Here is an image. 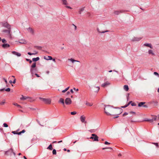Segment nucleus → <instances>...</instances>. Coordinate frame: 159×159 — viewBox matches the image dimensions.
<instances>
[{"label":"nucleus","mask_w":159,"mask_h":159,"mask_svg":"<svg viewBox=\"0 0 159 159\" xmlns=\"http://www.w3.org/2000/svg\"><path fill=\"white\" fill-rule=\"evenodd\" d=\"M112 110V109L110 105H108L105 106V107L104 108L105 112L107 115L110 116L112 115L109 112H111Z\"/></svg>","instance_id":"obj_1"},{"label":"nucleus","mask_w":159,"mask_h":159,"mask_svg":"<svg viewBox=\"0 0 159 159\" xmlns=\"http://www.w3.org/2000/svg\"><path fill=\"white\" fill-rule=\"evenodd\" d=\"M2 32L6 34L7 36L10 37H11V29H7V30H2Z\"/></svg>","instance_id":"obj_2"},{"label":"nucleus","mask_w":159,"mask_h":159,"mask_svg":"<svg viewBox=\"0 0 159 159\" xmlns=\"http://www.w3.org/2000/svg\"><path fill=\"white\" fill-rule=\"evenodd\" d=\"M90 139L93 140V141H98V137L94 134H92V136L90 138Z\"/></svg>","instance_id":"obj_3"},{"label":"nucleus","mask_w":159,"mask_h":159,"mask_svg":"<svg viewBox=\"0 0 159 159\" xmlns=\"http://www.w3.org/2000/svg\"><path fill=\"white\" fill-rule=\"evenodd\" d=\"M39 98L46 104H50L51 103V100L49 98Z\"/></svg>","instance_id":"obj_4"},{"label":"nucleus","mask_w":159,"mask_h":159,"mask_svg":"<svg viewBox=\"0 0 159 159\" xmlns=\"http://www.w3.org/2000/svg\"><path fill=\"white\" fill-rule=\"evenodd\" d=\"M8 153H10V155H11L12 153H13L14 156H16V153L13 152V149L12 148H10L7 151H5V154L6 155H8Z\"/></svg>","instance_id":"obj_5"},{"label":"nucleus","mask_w":159,"mask_h":159,"mask_svg":"<svg viewBox=\"0 0 159 159\" xmlns=\"http://www.w3.org/2000/svg\"><path fill=\"white\" fill-rule=\"evenodd\" d=\"M21 97L20 98V99L21 100H25L27 99H28V100L30 102H32L33 100H32V98L30 97L26 96H24L23 95H21Z\"/></svg>","instance_id":"obj_6"},{"label":"nucleus","mask_w":159,"mask_h":159,"mask_svg":"<svg viewBox=\"0 0 159 159\" xmlns=\"http://www.w3.org/2000/svg\"><path fill=\"white\" fill-rule=\"evenodd\" d=\"M2 26L7 29H11V25L7 22L3 23Z\"/></svg>","instance_id":"obj_7"},{"label":"nucleus","mask_w":159,"mask_h":159,"mask_svg":"<svg viewBox=\"0 0 159 159\" xmlns=\"http://www.w3.org/2000/svg\"><path fill=\"white\" fill-rule=\"evenodd\" d=\"M66 105H70L71 103V100L70 98H67L66 99L65 102Z\"/></svg>","instance_id":"obj_8"},{"label":"nucleus","mask_w":159,"mask_h":159,"mask_svg":"<svg viewBox=\"0 0 159 159\" xmlns=\"http://www.w3.org/2000/svg\"><path fill=\"white\" fill-rule=\"evenodd\" d=\"M142 37H134L131 39V41L133 42L139 41L142 39Z\"/></svg>","instance_id":"obj_9"},{"label":"nucleus","mask_w":159,"mask_h":159,"mask_svg":"<svg viewBox=\"0 0 159 159\" xmlns=\"http://www.w3.org/2000/svg\"><path fill=\"white\" fill-rule=\"evenodd\" d=\"M28 32L32 34L33 35L34 34V30L31 28L29 27L26 29Z\"/></svg>","instance_id":"obj_10"},{"label":"nucleus","mask_w":159,"mask_h":159,"mask_svg":"<svg viewBox=\"0 0 159 159\" xmlns=\"http://www.w3.org/2000/svg\"><path fill=\"white\" fill-rule=\"evenodd\" d=\"M110 84V83L108 81H106L102 84V86L103 87H105Z\"/></svg>","instance_id":"obj_11"},{"label":"nucleus","mask_w":159,"mask_h":159,"mask_svg":"<svg viewBox=\"0 0 159 159\" xmlns=\"http://www.w3.org/2000/svg\"><path fill=\"white\" fill-rule=\"evenodd\" d=\"M36 70V68H30V72L33 76V75L34 74V73L35 72Z\"/></svg>","instance_id":"obj_12"},{"label":"nucleus","mask_w":159,"mask_h":159,"mask_svg":"<svg viewBox=\"0 0 159 159\" xmlns=\"http://www.w3.org/2000/svg\"><path fill=\"white\" fill-rule=\"evenodd\" d=\"M12 53L13 54L16 55L18 57H20L21 56V54L20 53H19L17 52H16V51H12Z\"/></svg>","instance_id":"obj_13"},{"label":"nucleus","mask_w":159,"mask_h":159,"mask_svg":"<svg viewBox=\"0 0 159 159\" xmlns=\"http://www.w3.org/2000/svg\"><path fill=\"white\" fill-rule=\"evenodd\" d=\"M58 102L61 103L64 106L65 105V102L64 99L62 98H60L58 101Z\"/></svg>","instance_id":"obj_14"},{"label":"nucleus","mask_w":159,"mask_h":159,"mask_svg":"<svg viewBox=\"0 0 159 159\" xmlns=\"http://www.w3.org/2000/svg\"><path fill=\"white\" fill-rule=\"evenodd\" d=\"M123 11L122 10H119L116 11H114V13L116 15H118L120 13L123 12Z\"/></svg>","instance_id":"obj_15"},{"label":"nucleus","mask_w":159,"mask_h":159,"mask_svg":"<svg viewBox=\"0 0 159 159\" xmlns=\"http://www.w3.org/2000/svg\"><path fill=\"white\" fill-rule=\"evenodd\" d=\"M85 117L84 116V115L80 117V120L82 123H84L85 122Z\"/></svg>","instance_id":"obj_16"},{"label":"nucleus","mask_w":159,"mask_h":159,"mask_svg":"<svg viewBox=\"0 0 159 159\" xmlns=\"http://www.w3.org/2000/svg\"><path fill=\"white\" fill-rule=\"evenodd\" d=\"M2 46L4 48H6L10 47V45L7 43H4L2 45Z\"/></svg>","instance_id":"obj_17"},{"label":"nucleus","mask_w":159,"mask_h":159,"mask_svg":"<svg viewBox=\"0 0 159 159\" xmlns=\"http://www.w3.org/2000/svg\"><path fill=\"white\" fill-rule=\"evenodd\" d=\"M144 45L147 47H149L151 49L153 48V47L151 43H145L144 44Z\"/></svg>","instance_id":"obj_18"},{"label":"nucleus","mask_w":159,"mask_h":159,"mask_svg":"<svg viewBox=\"0 0 159 159\" xmlns=\"http://www.w3.org/2000/svg\"><path fill=\"white\" fill-rule=\"evenodd\" d=\"M19 42L21 43L26 44V42L25 39H20L19 40Z\"/></svg>","instance_id":"obj_19"},{"label":"nucleus","mask_w":159,"mask_h":159,"mask_svg":"<svg viewBox=\"0 0 159 159\" xmlns=\"http://www.w3.org/2000/svg\"><path fill=\"white\" fill-rule=\"evenodd\" d=\"M124 89L126 91H128L129 89V88L128 85H124Z\"/></svg>","instance_id":"obj_20"},{"label":"nucleus","mask_w":159,"mask_h":159,"mask_svg":"<svg viewBox=\"0 0 159 159\" xmlns=\"http://www.w3.org/2000/svg\"><path fill=\"white\" fill-rule=\"evenodd\" d=\"M68 60L71 61L72 63H74V62H80L79 61L74 60V59L71 58L70 59H68Z\"/></svg>","instance_id":"obj_21"},{"label":"nucleus","mask_w":159,"mask_h":159,"mask_svg":"<svg viewBox=\"0 0 159 159\" xmlns=\"http://www.w3.org/2000/svg\"><path fill=\"white\" fill-rule=\"evenodd\" d=\"M148 53L150 54H152L153 56H155L154 53L153 52L152 50H149L148 51Z\"/></svg>","instance_id":"obj_22"},{"label":"nucleus","mask_w":159,"mask_h":159,"mask_svg":"<svg viewBox=\"0 0 159 159\" xmlns=\"http://www.w3.org/2000/svg\"><path fill=\"white\" fill-rule=\"evenodd\" d=\"M39 59V57H37L36 58H34L32 59V61H36Z\"/></svg>","instance_id":"obj_23"},{"label":"nucleus","mask_w":159,"mask_h":159,"mask_svg":"<svg viewBox=\"0 0 159 159\" xmlns=\"http://www.w3.org/2000/svg\"><path fill=\"white\" fill-rule=\"evenodd\" d=\"M97 30L98 31L99 33H105V32H109V31L108 30H105V31H102V32H101L99 31V29H98V28H97Z\"/></svg>","instance_id":"obj_24"},{"label":"nucleus","mask_w":159,"mask_h":159,"mask_svg":"<svg viewBox=\"0 0 159 159\" xmlns=\"http://www.w3.org/2000/svg\"><path fill=\"white\" fill-rule=\"evenodd\" d=\"M62 3L64 5H67L68 3H67V0H62Z\"/></svg>","instance_id":"obj_25"},{"label":"nucleus","mask_w":159,"mask_h":159,"mask_svg":"<svg viewBox=\"0 0 159 159\" xmlns=\"http://www.w3.org/2000/svg\"><path fill=\"white\" fill-rule=\"evenodd\" d=\"M36 66V63L35 62L33 63L31 65L30 68H35Z\"/></svg>","instance_id":"obj_26"},{"label":"nucleus","mask_w":159,"mask_h":159,"mask_svg":"<svg viewBox=\"0 0 159 159\" xmlns=\"http://www.w3.org/2000/svg\"><path fill=\"white\" fill-rule=\"evenodd\" d=\"M145 103V102H140L138 104V106L140 107H142Z\"/></svg>","instance_id":"obj_27"},{"label":"nucleus","mask_w":159,"mask_h":159,"mask_svg":"<svg viewBox=\"0 0 159 159\" xmlns=\"http://www.w3.org/2000/svg\"><path fill=\"white\" fill-rule=\"evenodd\" d=\"M47 149H49L50 150H52V144H50L49 146L47 148Z\"/></svg>","instance_id":"obj_28"},{"label":"nucleus","mask_w":159,"mask_h":159,"mask_svg":"<svg viewBox=\"0 0 159 159\" xmlns=\"http://www.w3.org/2000/svg\"><path fill=\"white\" fill-rule=\"evenodd\" d=\"M34 52H35V53H31V52H28V54L30 55H35L36 54H37V53H38V52L36 51H34Z\"/></svg>","instance_id":"obj_29"},{"label":"nucleus","mask_w":159,"mask_h":159,"mask_svg":"<svg viewBox=\"0 0 159 159\" xmlns=\"http://www.w3.org/2000/svg\"><path fill=\"white\" fill-rule=\"evenodd\" d=\"M25 132V129L23 130L22 131L18 133V135H20L22 133H24Z\"/></svg>","instance_id":"obj_30"},{"label":"nucleus","mask_w":159,"mask_h":159,"mask_svg":"<svg viewBox=\"0 0 159 159\" xmlns=\"http://www.w3.org/2000/svg\"><path fill=\"white\" fill-rule=\"evenodd\" d=\"M95 88L96 89L95 90V91L96 92H98L100 89L99 87L98 86V87H95Z\"/></svg>","instance_id":"obj_31"},{"label":"nucleus","mask_w":159,"mask_h":159,"mask_svg":"<svg viewBox=\"0 0 159 159\" xmlns=\"http://www.w3.org/2000/svg\"><path fill=\"white\" fill-rule=\"evenodd\" d=\"M86 105L89 106H91L93 105L92 104H91L90 103L88 102H86Z\"/></svg>","instance_id":"obj_32"},{"label":"nucleus","mask_w":159,"mask_h":159,"mask_svg":"<svg viewBox=\"0 0 159 159\" xmlns=\"http://www.w3.org/2000/svg\"><path fill=\"white\" fill-rule=\"evenodd\" d=\"M48 59H46L45 58L44 59H46L47 60H52V58L51 56H48Z\"/></svg>","instance_id":"obj_33"},{"label":"nucleus","mask_w":159,"mask_h":159,"mask_svg":"<svg viewBox=\"0 0 159 159\" xmlns=\"http://www.w3.org/2000/svg\"><path fill=\"white\" fill-rule=\"evenodd\" d=\"M69 88V87H68L66 88L65 90H64L62 91V93H65L66 92Z\"/></svg>","instance_id":"obj_34"},{"label":"nucleus","mask_w":159,"mask_h":159,"mask_svg":"<svg viewBox=\"0 0 159 159\" xmlns=\"http://www.w3.org/2000/svg\"><path fill=\"white\" fill-rule=\"evenodd\" d=\"M57 152L56 151L55 149H54L52 151V154L53 155H56V154Z\"/></svg>","instance_id":"obj_35"},{"label":"nucleus","mask_w":159,"mask_h":159,"mask_svg":"<svg viewBox=\"0 0 159 159\" xmlns=\"http://www.w3.org/2000/svg\"><path fill=\"white\" fill-rule=\"evenodd\" d=\"M77 113V112L76 111H74L73 112H71L70 113V114L72 115H75Z\"/></svg>","instance_id":"obj_36"},{"label":"nucleus","mask_w":159,"mask_h":159,"mask_svg":"<svg viewBox=\"0 0 159 159\" xmlns=\"http://www.w3.org/2000/svg\"><path fill=\"white\" fill-rule=\"evenodd\" d=\"M117 111H119L120 112V113H119V114H121L122 113V110L121 108H119L118 110H117Z\"/></svg>","instance_id":"obj_37"},{"label":"nucleus","mask_w":159,"mask_h":159,"mask_svg":"<svg viewBox=\"0 0 159 159\" xmlns=\"http://www.w3.org/2000/svg\"><path fill=\"white\" fill-rule=\"evenodd\" d=\"M5 102V101L3 100L2 101L0 102V105H3L4 104Z\"/></svg>","instance_id":"obj_38"},{"label":"nucleus","mask_w":159,"mask_h":159,"mask_svg":"<svg viewBox=\"0 0 159 159\" xmlns=\"http://www.w3.org/2000/svg\"><path fill=\"white\" fill-rule=\"evenodd\" d=\"M152 143L154 144L157 147H158L159 146L158 144L157 143Z\"/></svg>","instance_id":"obj_39"},{"label":"nucleus","mask_w":159,"mask_h":159,"mask_svg":"<svg viewBox=\"0 0 159 159\" xmlns=\"http://www.w3.org/2000/svg\"><path fill=\"white\" fill-rule=\"evenodd\" d=\"M3 125L4 127H7L8 126V125H7V124L6 123H4L3 124Z\"/></svg>","instance_id":"obj_40"},{"label":"nucleus","mask_w":159,"mask_h":159,"mask_svg":"<svg viewBox=\"0 0 159 159\" xmlns=\"http://www.w3.org/2000/svg\"><path fill=\"white\" fill-rule=\"evenodd\" d=\"M157 118V116H154L152 118V119H153L154 120H156Z\"/></svg>","instance_id":"obj_41"},{"label":"nucleus","mask_w":159,"mask_h":159,"mask_svg":"<svg viewBox=\"0 0 159 159\" xmlns=\"http://www.w3.org/2000/svg\"><path fill=\"white\" fill-rule=\"evenodd\" d=\"M5 91L7 92H9L10 91V89L9 88H8L5 89Z\"/></svg>","instance_id":"obj_42"},{"label":"nucleus","mask_w":159,"mask_h":159,"mask_svg":"<svg viewBox=\"0 0 159 159\" xmlns=\"http://www.w3.org/2000/svg\"><path fill=\"white\" fill-rule=\"evenodd\" d=\"M2 42L3 43H6L7 42L6 40L4 39H2Z\"/></svg>","instance_id":"obj_43"},{"label":"nucleus","mask_w":159,"mask_h":159,"mask_svg":"<svg viewBox=\"0 0 159 159\" xmlns=\"http://www.w3.org/2000/svg\"><path fill=\"white\" fill-rule=\"evenodd\" d=\"M154 74L155 75H156L158 77H159V74H158L157 72H154Z\"/></svg>","instance_id":"obj_44"},{"label":"nucleus","mask_w":159,"mask_h":159,"mask_svg":"<svg viewBox=\"0 0 159 159\" xmlns=\"http://www.w3.org/2000/svg\"><path fill=\"white\" fill-rule=\"evenodd\" d=\"M12 133L13 134H18V133L17 132V131H12Z\"/></svg>","instance_id":"obj_45"},{"label":"nucleus","mask_w":159,"mask_h":159,"mask_svg":"<svg viewBox=\"0 0 159 159\" xmlns=\"http://www.w3.org/2000/svg\"><path fill=\"white\" fill-rule=\"evenodd\" d=\"M89 131L90 132H91V133H94L95 131V129H91V130H89Z\"/></svg>","instance_id":"obj_46"},{"label":"nucleus","mask_w":159,"mask_h":159,"mask_svg":"<svg viewBox=\"0 0 159 159\" xmlns=\"http://www.w3.org/2000/svg\"><path fill=\"white\" fill-rule=\"evenodd\" d=\"M84 7H82L80 9V12H82L84 10Z\"/></svg>","instance_id":"obj_47"},{"label":"nucleus","mask_w":159,"mask_h":159,"mask_svg":"<svg viewBox=\"0 0 159 159\" xmlns=\"http://www.w3.org/2000/svg\"><path fill=\"white\" fill-rule=\"evenodd\" d=\"M26 60L27 61H29V62L30 63H31L32 62V61L30 59H26Z\"/></svg>","instance_id":"obj_48"},{"label":"nucleus","mask_w":159,"mask_h":159,"mask_svg":"<svg viewBox=\"0 0 159 159\" xmlns=\"http://www.w3.org/2000/svg\"><path fill=\"white\" fill-rule=\"evenodd\" d=\"M129 113L130 114H134V115H135L136 114V113L135 112H133V111H131L130 112H129Z\"/></svg>","instance_id":"obj_49"},{"label":"nucleus","mask_w":159,"mask_h":159,"mask_svg":"<svg viewBox=\"0 0 159 159\" xmlns=\"http://www.w3.org/2000/svg\"><path fill=\"white\" fill-rule=\"evenodd\" d=\"M111 149V150H112V148H102V149L103 150H105V149Z\"/></svg>","instance_id":"obj_50"},{"label":"nucleus","mask_w":159,"mask_h":159,"mask_svg":"<svg viewBox=\"0 0 159 159\" xmlns=\"http://www.w3.org/2000/svg\"><path fill=\"white\" fill-rule=\"evenodd\" d=\"M3 79L4 80V81L6 83V84H7V80L6 79H5V78H3Z\"/></svg>","instance_id":"obj_51"},{"label":"nucleus","mask_w":159,"mask_h":159,"mask_svg":"<svg viewBox=\"0 0 159 159\" xmlns=\"http://www.w3.org/2000/svg\"><path fill=\"white\" fill-rule=\"evenodd\" d=\"M153 119H149V121L150 122L152 123L153 122Z\"/></svg>","instance_id":"obj_52"},{"label":"nucleus","mask_w":159,"mask_h":159,"mask_svg":"<svg viewBox=\"0 0 159 159\" xmlns=\"http://www.w3.org/2000/svg\"><path fill=\"white\" fill-rule=\"evenodd\" d=\"M128 106L126 104L125 106L121 107L123 108H125L127 107Z\"/></svg>","instance_id":"obj_53"},{"label":"nucleus","mask_w":159,"mask_h":159,"mask_svg":"<svg viewBox=\"0 0 159 159\" xmlns=\"http://www.w3.org/2000/svg\"><path fill=\"white\" fill-rule=\"evenodd\" d=\"M131 106H136V104L134 102H133V103H131Z\"/></svg>","instance_id":"obj_54"},{"label":"nucleus","mask_w":159,"mask_h":159,"mask_svg":"<svg viewBox=\"0 0 159 159\" xmlns=\"http://www.w3.org/2000/svg\"><path fill=\"white\" fill-rule=\"evenodd\" d=\"M104 144L106 145L109 144H110V143H109L107 141H106L105 142Z\"/></svg>","instance_id":"obj_55"},{"label":"nucleus","mask_w":159,"mask_h":159,"mask_svg":"<svg viewBox=\"0 0 159 159\" xmlns=\"http://www.w3.org/2000/svg\"><path fill=\"white\" fill-rule=\"evenodd\" d=\"M128 113L125 112L123 114V116L127 115H128Z\"/></svg>","instance_id":"obj_56"},{"label":"nucleus","mask_w":159,"mask_h":159,"mask_svg":"<svg viewBox=\"0 0 159 159\" xmlns=\"http://www.w3.org/2000/svg\"><path fill=\"white\" fill-rule=\"evenodd\" d=\"M132 102V101H129V103L127 104V105L128 106Z\"/></svg>","instance_id":"obj_57"},{"label":"nucleus","mask_w":159,"mask_h":159,"mask_svg":"<svg viewBox=\"0 0 159 159\" xmlns=\"http://www.w3.org/2000/svg\"><path fill=\"white\" fill-rule=\"evenodd\" d=\"M73 89L75 90L76 91H78L79 90V89H76L75 88H73Z\"/></svg>","instance_id":"obj_58"},{"label":"nucleus","mask_w":159,"mask_h":159,"mask_svg":"<svg viewBox=\"0 0 159 159\" xmlns=\"http://www.w3.org/2000/svg\"><path fill=\"white\" fill-rule=\"evenodd\" d=\"M73 25H74V26L75 30H76V28H77L76 26V25H74V24H73Z\"/></svg>","instance_id":"obj_59"},{"label":"nucleus","mask_w":159,"mask_h":159,"mask_svg":"<svg viewBox=\"0 0 159 159\" xmlns=\"http://www.w3.org/2000/svg\"><path fill=\"white\" fill-rule=\"evenodd\" d=\"M16 79H15L13 80V81L12 82H13V84H15L16 82Z\"/></svg>","instance_id":"obj_60"},{"label":"nucleus","mask_w":159,"mask_h":159,"mask_svg":"<svg viewBox=\"0 0 159 159\" xmlns=\"http://www.w3.org/2000/svg\"><path fill=\"white\" fill-rule=\"evenodd\" d=\"M66 7L68 8H69V9H72L71 7L70 6H66Z\"/></svg>","instance_id":"obj_61"},{"label":"nucleus","mask_w":159,"mask_h":159,"mask_svg":"<svg viewBox=\"0 0 159 159\" xmlns=\"http://www.w3.org/2000/svg\"><path fill=\"white\" fill-rule=\"evenodd\" d=\"M4 90H5V89L4 88L2 89H0V91H3Z\"/></svg>","instance_id":"obj_62"},{"label":"nucleus","mask_w":159,"mask_h":159,"mask_svg":"<svg viewBox=\"0 0 159 159\" xmlns=\"http://www.w3.org/2000/svg\"><path fill=\"white\" fill-rule=\"evenodd\" d=\"M13 104L15 106H17V105H18V104L17 103H14Z\"/></svg>","instance_id":"obj_63"},{"label":"nucleus","mask_w":159,"mask_h":159,"mask_svg":"<svg viewBox=\"0 0 159 159\" xmlns=\"http://www.w3.org/2000/svg\"><path fill=\"white\" fill-rule=\"evenodd\" d=\"M35 75H36L37 77H39V76L38 74H36V73H35Z\"/></svg>","instance_id":"obj_64"}]
</instances>
